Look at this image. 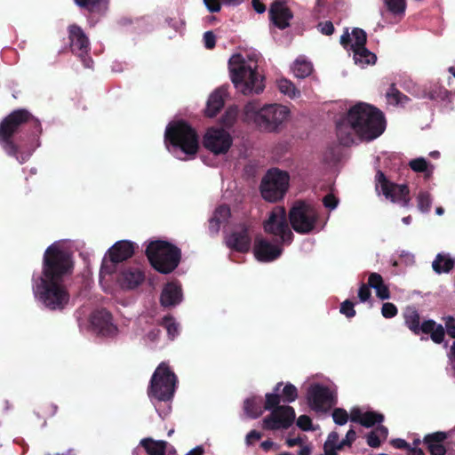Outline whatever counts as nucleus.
<instances>
[{
  "label": "nucleus",
  "mask_w": 455,
  "mask_h": 455,
  "mask_svg": "<svg viewBox=\"0 0 455 455\" xmlns=\"http://www.w3.org/2000/svg\"><path fill=\"white\" fill-rule=\"evenodd\" d=\"M71 251L66 241L51 244L44 251L43 269L32 279V291L37 302L50 310H61L69 302V294L64 285L65 276L73 270Z\"/></svg>",
  "instance_id": "f257e3e1"
},
{
  "label": "nucleus",
  "mask_w": 455,
  "mask_h": 455,
  "mask_svg": "<svg viewBox=\"0 0 455 455\" xmlns=\"http://www.w3.org/2000/svg\"><path fill=\"white\" fill-rule=\"evenodd\" d=\"M385 129L386 120L383 113L364 102H358L350 107L336 123L338 140L347 147L361 141L374 140Z\"/></svg>",
  "instance_id": "f03ea898"
},
{
  "label": "nucleus",
  "mask_w": 455,
  "mask_h": 455,
  "mask_svg": "<svg viewBox=\"0 0 455 455\" xmlns=\"http://www.w3.org/2000/svg\"><path fill=\"white\" fill-rule=\"evenodd\" d=\"M259 56L256 52L233 54L228 60L231 81L243 95L259 94L264 91V77L258 71Z\"/></svg>",
  "instance_id": "7ed1b4c3"
},
{
  "label": "nucleus",
  "mask_w": 455,
  "mask_h": 455,
  "mask_svg": "<svg viewBox=\"0 0 455 455\" xmlns=\"http://www.w3.org/2000/svg\"><path fill=\"white\" fill-rule=\"evenodd\" d=\"M166 149L177 159L188 160L198 150V137L195 130L183 121L170 123L164 132Z\"/></svg>",
  "instance_id": "20e7f679"
},
{
  "label": "nucleus",
  "mask_w": 455,
  "mask_h": 455,
  "mask_svg": "<svg viewBox=\"0 0 455 455\" xmlns=\"http://www.w3.org/2000/svg\"><path fill=\"white\" fill-rule=\"evenodd\" d=\"M30 118L31 116L27 110L19 109L12 112L0 123V146L6 155L14 157L20 164L25 163L32 152H20L12 137L19 126Z\"/></svg>",
  "instance_id": "39448f33"
},
{
  "label": "nucleus",
  "mask_w": 455,
  "mask_h": 455,
  "mask_svg": "<svg viewBox=\"0 0 455 455\" xmlns=\"http://www.w3.org/2000/svg\"><path fill=\"white\" fill-rule=\"evenodd\" d=\"M146 253L152 267L162 274L172 272L181 258V251L177 246L163 240L149 243Z\"/></svg>",
  "instance_id": "423d86ee"
},
{
  "label": "nucleus",
  "mask_w": 455,
  "mask_h": 455,
  "mask_svg": "<svg viewBox=\"0 0 455 455\" xmlns=\"http://www.w3.org/2000/svg\"><path fill=\"white\" fill-rule=\"evenodd\" d=\"M177 378L164 363L159 364L152 375L148 395L158 401H169L173 397Z\"/></svg>",
  "instance_id": "0eeeda50"
},
{
  "label": "nucleus",
  "mask_w": 455,
  "mask_h": 455,
  "mask_svg": "<svg viewBox=\"0 0 455 455\" xmlns=\"http://www.w3.org/2000/svg\"><path fill=\"white\" fill-rule=\"evenodd\" d=\"M289 182L287 172L276 168L267 171L260 184L262 197L271 203L282 199L288 190Z\"/></svg>",
  "instance_id": "6e6552de"
},
{
  "label": "nucleus",
  "mask_w": 455,
  "mask_h": 455,
  "mask_svg": "<svg viewBox=\"0 0 455 455\" xmlns=\"http://www.w3.org/2000/svg\"><path fill=\"white\" fill-rule=\"evenodd\" d=\"M405 325L414 333L430 334L431 339L440 344L443 341L445 331L442 324H437L434 320H426L420 323V316L413 307H407L403 312Z\"/></svg>",
  "instance_id": "1a4fd4ad"
},
{
  "label": "nucleus",
  "mask_w": 455,
  "mask_h": 455,
  "mask_svg": "<svg viewBox=\"0 0 455 455\" xmlns=\"http://www.w3.org/2000/svg\"><path fill=\"white\" fill-rule=\"evenodd\" d=\"M292 228L299 234H308L315 230L318 220L317 211L308 204L296 202L289 212Z\"/></svg>",
  "instance_id": "9d476101"
},
{
  "label": "nucleus",
  "mask_w": 455,
  "mask_h": 455,
  "mask_svg": "<svg viewBox=\"0 0 455 455\" xmlns=\"http://www.w3.org/2000/svg\"><path fill=\"white\" fill-rule=\"evenodd\" d=\"M375 189L379 196H383L386 200L393 204H397L402 207L410 205L408 187L390 181L381 171L377 172Z\"/></svg>",
  "instance_id": "9b49d317"
},
{
  "label": "nucleus",
  "mask_w": 455,
  "mask_h": 455,
  "mask_svg": "<svg viewBox=\"0 0 455 455\" xmlns=\"http://www.w3.org/2000/svg\"><path fill=\"white\" fill-rule=\"evenodd\" d=\"M307 401L312 411L317 413L327 412L337 403V393L332 387L314 383L307 389Z\"/></svg>",
  "instance_id": "f8f14e48"
},
{
  "label": "nucleus",
  "mask_w": 455,
  "mask_h": 455,
  "mask_svg": "<svg viewBox=\"0 0 455 455\" xmlns=\"http://www.w3.org/2000/svg\"><path fill=\"white\" fill-rule=\"evenodd\" d=\"M264 229L266 233L279 237L283 244H290L293 239V233L288 225L283 207L277 206L271 211L264 222Z\"/></svg>",
  "instance_id": "ddd939ff"
},
{
  "label": "nucleus",
  "mask_w": 455,
  "mask_h": 455,
  "mask_svg": "<svg viewBox=\"0 0 455 455\" xmlns=\"http://www.w3.org/2000/svg\"><path fill=\"white\" fill-rule=\"evenodd\" d=\"M290 117V109L281 104H265L259 130L274 132L278 131Z\"/></svg>",
  "instance_id": "4468645a"
},
{
  "label": "nucleus",
  "mask_w": 455,
  "mask_h": 455,
  "mask_svg": "<svg viewBox=\"0 0 455 455\" xmlns=\"http://www.w3.org/2000/svg\"><path fill=\"white\" fill-rule=\"evenodd\" d=\"M203 143L204 148L214 155H223L231 148L233 137L223 128L212 127L206 131Z\"/></svg>",
  "instance_id": "2eb2a0df"
},
{
  "label": "nucleus",
  "mask_w": 455,
  "mask_h": 455,
  "mask_svg": "<svg viewBox=\"0 0 455 455\" xmlns=\"http://www.w3.org/2000/svg\"><path fill=\"white\" fill-rule=\"evenodd\" d=\"M68 38L72 52L80 58L85 68H91L93 61L87 56L91 45L84 31L76 25H71L68 27Z\"/></svg>",
  "instance_id": "dca6fc26"
},
{
  "label": "nucleus",
  "mask_w": 455,
  "mask_h": 455,
  "mask_svg": "<svg viewBox=\"0 0 455 455\" xmlns=\"http://www.w3.org/2000/svg\"><path fill=\"white\" fill-rule=\"evenodd\" d=\"M295 411L289 405L278 406L263 419V427L268 430L287 429L294 422Z\"/></svg>",
  "instance_id": "f3484780"
},
{
  "label": "nucleus",
  "mask_w": 455,
  "mask_h": 455,
  "mask_svg": "<svg viewBox=\"0 0 455 455\" xmlns=\"http://www.w3.org/2000/svg\"><path fill=\"white\" fill-rule=\"evenodd\" d=\"M283 249L279 243H272L265 238L257 237L254 242L253 253L257 260L270 262L281 256Z\"/></svg>",
  "instance_id": "a211bd4d"
},
{
  "label": "nucleus",
  "mask_w": 455,
  "mask_h": 455,
  "mask_svg": "<svg viewBox=\"0 0 455 455\" xmlns=\"http://www.w3.org/2000/svg\"><path fill=\"white\" fill-rule=\"evenodd\" d=\"M91 324L94 331L105 337H114L118 332L117 327L112 323L111 315L106 310L92 313Z\"/></svg>",
  "instance_id": "6ab92c4d"
},
{
  "label": "nucleus",
  "mask_w": 455,
  "mask_h": 455,
  "mask_svg": "<svg viewBox=\"0 0 455 455\" xmlns=\"http://www.w3.org/2000/svg\"><path fill=\"white\" fill-rule=\"evenodd\" d=\"M269 16L274 25L280 29L288 28L293 17L291 12L283 0H276L271 4Z\"/></svg>",
  "instance_id": "aec40b11"
},
{
  "label": "nucleus",
  "mask_w": 455,
  "mask_h": 455,
  "mask_svg": "<svg viewBox=\"0 0 455 455\" xmlns=\"http://www.w3.org/2000/svg\"><path fill=\"white\" fill-rule=\"evenodd\" d=\"M145 280L143 271L139 267H127L120 272L117 283L122 290H133Z\"/></svg>",
  "instance_id": "412c9836"
},
{
  "label": "nucleus",
  "mask_w": 455,
  "mask_h": 455,
  "mask_svg": "<svg viewBox=\"0 0 455 455\" xmlns=\"http://www.w3.org/2000/svg\"><path fill=\"white\" fill-rule=\"evenodd\" d=\"M183 299L181 286L177 282L166 283L160 295V303L164 307L179 305Z\"/></svg>",
  "instance_id": "4be33fe9"
},
{
  "label": "nucleus",
  "mask_w": 455,
  "mask_h": 455,
  "mask_svg": "<svg viewBox=\"0 0 455 455\" xmlns=\"http://www.w3.org/2000/svg\"><path fill=\"white\" fill-rule=\"evenodd\" d=\"M226 244L230 249L244 252L249 251L251 237L244 227H240L226 237Z\"/></svg>",
  "instance_id": "5701e85b"
},
{
  "label": "nucleus",
  "mask_w": 455,
  "mask_h": 455,
  "mask_svg": "<svg viewBox=\"0 0 455 455\" xmlns=\"http://www.w3.org/2000/svg\"><path fill=\"white\" fill-rule=\"evenodd\" d=\"M263 108L264 105H261L259 100H249L243 108L241 114L242 121L245 124H254L259 129L263 116Z\"/></svg>",
  "instance_id": "b1692460"
},
{
  "label": "nucleus",
  "mask_w": 455,
  "mask_h": 455,
  "mask_svg": "<svg viewBox=\"0 0 455 455\" xmlns=\"http://www.w3.org/2000/svg\"><path fill=\"white\" fill-rule=\"evenodd\" d=\"M135 243L129 240L117 241L109 250L111 263H118L131 258L134 253Z\"/></svg>",
  "instance_id": "393cba45"
},
{
  "label": "nucleus",
  "mask_w": 455,
  "mask_h": 455,
  "mask_svg": "<svg viewBox=\"0 0 455 455\" xmlns=\"http://www.w3.org/2000/svg\"><path fill=\"white\" fill-rule=\"evenodd\" d=\"M340 44L347 52H350L365 45L366 33L357 28H353L351 32L347 29L340 36Z\"/></svg>",
  "instance_id": "a878e982"
},
{
  "label": "nucleus",
  "mask_w": 455,
  "mask_h": 455,
  "mask_svg": "<svg viewBox=\"0 0 455 455\" xmlns=\"http://www.w3.org/2000/svg\"><path fill=\"white\" fill-rule=\"evenodd\" d=\"M350 420L360 423L365 427H371L376 423H381L384 420V416L376 411H363L360 408L355 407L350 411Z\"/></svg>",
  "instance_id": "bb28decb"
},
{
  "label": "nucleus",
  "mask_w": 455,
  "mask_h": 455,
  "mask_svg": "<svg viewBox=\"0 0 455 455\" xmlns=\"http://www.w3.org/2000/svg\"><path fill=\"white\" fill-rule=\"evenodd\" d=\"M449 433L438 431L425 435L423 442L431 455H445L446 448L443 443L448 438Z\"/></svg>",
  "instance_id": "cd10ccee"
},
{
  "label": "nucleus",
  "mask_w": 455,
  "mask_h": 455,
  "mask_svg": "<svg viewBox=\"0 0 455 455\" xmlns=\"http://www.w3.org/2000/svg\"><path fill=\"white\" fill-rule=\"evenodd\" d=\"M227 91L224 88L215 90L207 100L205 114L209 117H213L224 106V98Z\"/></svg>",
  "instance_id": "c85d7f7f"
},
{
  "label": "nucleus",
  "mask_w": 455,
  "mask_h": 455,
  "mask_svg": "<svg viewBox=\"0 0 455 455\" xmlns=\"http://www.w3.org/2000/svg\"><path fill=\"white\" fill-rule=\"evenodd\" d=\"M352 55L354 62L361 68H364L369 65H373L376 62V55L369 51L365 45L348 52Z\"/></svg>",
  "instance_id": "c756f323"
},
{
  "label": "nucleus",
  "mask_w": 455,
  "mask_h": 455,
  "mask_svg": "<svg viewBox=\"0 0 455 455\" xmlns=\"http://www.w3.org/2000/svg\"><path fill=\"white\" fill-rule=\"evenodd\" d=\"M230 209L226 205L219 206L213 212V216L210 220L209 229L212 233L217 234L220 228V225L227 223L230 218Z\"/></svg>",
  "instance_id": "7c9ffc66"
},
{
  "label": "nucleus",
  "mask_w": 455,
  "mask_h": 455,
  "mask_svg": "<svg viewBox=\"0 0 455 455\" xmlns=\"http://www.w3.org/2000/svg\"><path fill=\"white\" fill-rule=\"evenodd\" d=\"M140 445L146 451L148 455H165L167 442L156 441L147 437L140 440Z\"/></svg>",
  "instance_id": "2f4dec72"
},
{
  "label": "nucleus",
  "mask_w": 455,
  "mask_h": 455,
  "mask_svg": "<svg viewBox=\"0 0 455 455\" xmlns=\"http://www.w3.org/2000/svg\"><path fill=\"white\" fill-rule=\"evenodd\" d=\"M368 284L375 290L376 295L380 299H387L390 292L387 286L384 283L382 276L378 273H371L369 275Z\"/></svg>",
  "instance_id": "473e14b6"
},
{
  "label": "nucleus",
  "mask_w": 455,
  "mask_h": 455,
  "mask_svg": "<svg viewBox=\"0 0 455 455\" xmlns=\"http://www.w3.org/2000/svg\"><path fill=\"white\" fill-rule=\"evenodd\" d=\"M344 447V443L339 441V434L331 432L323 443V453L320 455H338V451Z\"/></svg>",
  "instance_id": "72a5a7b5"
},
{
  "label": "nucleus",
  "mask_w": 455,
  "mask_h": 455,
  "mask_svg": "<svg viewBox=\"0 0 455 455\" xmlns=\"http://www.w3.org/2000/svg\"><path fill=\"white\" fill-rule=\"evenodd\" d=\"M292 73L298 78H305L313 71L312 63L304 57H299L295 60L291 67Z\"/></svg>",
  "instance_id": "f704fd0d"
},
{
  "label": "nucleus",
  "mask_w": 455,
  "mask_h": 455,
  "mask_svg": "<svg viewBox=\"0 0 455 455\" xmlns=\"http://www.w3.org/2000/svg\"><path fill=\"white\" fill-rule=\"evenodd\" d=\"M261 397L251 396L244 401L243 411L247 417L256 419L262 413Z\"/></svg>",
  "instance_id": "c9c22d12"
},
{
  "label": "nucleus",
  "mask_w": 455,
  "mask_h": 455,
  "mask_svg": "<svg viewBox=\"0 0 455 455\" xmlns=\"http://www.w3.org/2000/svg\"><path fill=\"white\" fill-rule=\"evenodd\" d=\"M454 259L446 254H437L436 258L432 263L433 269L438 273H448L454 266Z\"/></svg>",
  "instance_id": "e433bc0d"
},
{
  "label": "nucleus",
  "mask_w": 455,
  "mask_h": 455,
  "mask_svg": "<svg viewBox=\"0 0 455 455\" xmlns=\"http://www.w3.org/2000/svg\"><path fill=\"white\" fill-rule=\"evenodd\" d=\"M410 168L415 172H424L426 178H429L434 172V165L424 157H417L409 162Z\"/></svg>",
  "instance_id": "4c0bfd02"
},
{
  "label": "nucleus",
  "mask_w": 455,
  "mask_h": 455,
  "mask_svg": "<svg viewBox=\"0 0 455 455\" xmlns=\"http://www.w3.org/2000/svg\"><path fill=\"white\" fill-rule=\"evenodd\" d=\"M75 3L92 12H105L108 9V0H75Z\"/></svg>",
  "instance_id": "58836bf2"
},
{
  "label": "nucleus",
  "mask_w": 455,
  "mask_h": 455,
  "mask_svg": "<svg viewBox=\"0 0 455 455\" xmlns=\"http://www.w3.org/2000/svg\"><path fill=\"white\" fill-rule=\"evenodd\" d=\"M277 87L281 93L288 96L291 99L299 97L300 92L295 87L293 83L286 78H280L277 80Z\"/></svg>",
  "instance_id": "ea45409f"
},
{
  "label": "nucleus",
  "mask_w": 455,
  "mask_h": 455,
  "mask_svg": "<svg viewBox=\"0 0 455 455\" xmlns=\"http://www.w3.org/2000/svg\"><path fill=\"white\" fill-rule=\"evenodd\" d=\"M282 386V382L277 383L274 388V392L266 395L265 410L272 411L274 409L278 407L282 398L277 393Z\"/></svg>",
  "instance_id": "a19ab883"
},
{
  "label": "nucleus",
  "mask_w": 455,
  "mask_h": 455,
  "mask_svg": "<svg viewBox=\"0 0 455 455\" xmlns=\"http://www.w3.org/2000/svg\"><path fill=\"white\" fill-rule=\"evenodd\" d=\"M238 108L235 105L230 106L225 111V114L221 117V123L226 127H231L235 123L238 117Z\"/></svg>",
  "instance_id": "79ce46f5"
},
{
  "label": "nucleus",
  "mask_w": 455,
  "mask_h": 455,
  "mask_svg": "<svg viewBox=\"0 0 455 455\" xmlns=\"http://www.w3.org/2000/svg\"><path fill=\"white\" fill-rule=\"evenodd\" d=\"M418 208L423 213L428 212L431 209L432 197L429 192L420 191L417 196Z\"/></svg>",
  "instance_id": "37998d69"
},
{
  "label": "nucleus",
  "mask_w": 455,
  "mask_h": 455,
  "mask_svg": "<svg viewBox=\"0 0 455 455\" xmlns=\"http://www.w3.org/2000/svg\"><path fill=\"white\" fill-rule=\"evenodd\" d=\"M281 398L283 403H291L298 398V389L291 383H286L282 390Z\"/></svg>",
  "instance_id": "c03bdc74"
},
{
  "label": "nucleus",
  "mask_w": 455,
  "mask_h": 455,
  "mask_svg": "<svg viewBox=\"0 0 455 455\" xmlns=\"http://www.w3.org/2000/svg\"><path fill=\"white\" fill-rule=\"evenodd\" d=\"M388 11L395 15L403 14L406 8L405 0H384Z\"/></svg>",
  "instance_id": "a18cd8bd"
},
{
  "label": "nucleus",
  "mask_w": 455,
  "mask_h": 455,
  "mask_svg": "<svg viewBox=\"0 0 455 455\" xmlns=\"http://www.w3.org/2000/svg\"><path fill=\"white\" fill-rule=\"evenodd\" d=\"M163 325L171 339H174L179 335V324L172 316H165L163 319Z\"/></svg>",
  "instance_id": "49530a36"
},
{
  "label": "nucleus",
  "mask_w": 455,
  "mask_h": 455,
  "mask_svg": "<svg viewBox=\"0 0 455 455\" xmlns=\"http://www.w3.org/2000/svg\"><path fill=\"white\" fill-rule=\"evenodd\" d=\"M387 98L389 103L394 105H403L408 100L406 96L402 94L395 88H391L389 90V92L387 93Z\"/></svg>",
  "instance_id": "de8ad7c7"
},
{
  "label": "nucleus",
  "mask_w": 455,
  "mask_h": 455,
  "mask_svg": "<svg viewBox=\"0 0 455 455\" xmlns=\"http://www.w3.org/2000/svg\"><path fill=\"white\" fill-rule=\"evenodd\" d=\"M331 416L334 423L339 426H344L345 424H347L349 419L347 411L341 408L334 409Z\"/></svg>",
  "instance_id": "09e8293b"
},
{
  "label": "nucleus",
  "mask_w": 455,
  "mask_h": 455,
  "mask_svg": "<svg viewBox=\"0 0 455 455\" xmlns=\"http://www.w3.org/2000/svg\"><path fill=\"white\" fill-rule=\"evenodd\" d=\"M298 427L303 431L314 430L311 419L307 415H300L296 422Z\"/></svg>",
  "instance_id": "8fccbe9b"
},
{
  "label": "nucleus",
  "mask_w": 455,
  "mask_h": 455,
  "mask_svg": "<svg viewBox=\"0 0 455 455\" xmlns=\"http://www.w3.org/2000/svg\"><path fill=\"white\" fill-rule=\"evenodd\" d=\"M397 307L390 302L382 305L381 314L385 318H392L397 315Z\"/></svg>",
  "instance_id": "3c124183"
},
{
  "label": "nucleus",
  "mask_w": 455,
  "mask_h": 455,
  "mask_svg": "<svg viewBox=\"0 0 455 455\" xmlns=\"http://www.w3.org/2000/svg\"><path fill=\"white\" fill-rule=\"evenodd\" d=\"M340 313L348 318L355 316V311L354 309V303L349 300H345L340 306Z\"/></svg>",
  "instance_id": "603ef678"
},
{
  "label": "nucleus",
  "mask_w": 455,
  "mask_h": 455,
  "mask_svg": "<svg viewBox=\"0 0 455 455\" xmlns=\"http://www.w3.org/2000/svg\"><path fill=\"white\" fill-rule=\"evenodd\" d=\"M369 284L362 283L358 289V298L360 302H366L371 298V291Z\"/></svg>",
  "instance_id": "864d4df0"
},
{
  "label": "nucleus",
  "mask_w": 455,
  "mask_h": 455,
  "mask_svg": "<svg viewBox=\"0 0 455 455\" xmlns=\"http://www.w3.org/2000/svg\"><path fill=\"white\" fill-rule=\"evenodd\" d=\"M323 203L327 209L334 210L339 204V200L334 195L328 194L323 197Z\"/></svg>",
  "instance_id": "5fc2aeb1"
},
{
  "label": "nucleus",
  "mask_w": 455,
  "mask_h": 455,
  "mask_svg": "<svg viewBox=\"0 0 455 455\" xmlns=\"http://www.w3.org/2000/svg\"><path fill=\"white\" fill-rule=\"evenodd\" d=\"M318 29L322 34L331 36L334 32V26L331 21L320 22L318 24Z\"/></svg>",
  "instance_id": "6e6d98bb"
},
{
  "label": "nucleus",
  "mask_w": 455,
  "mask_h": 455,
  "mask_svg": "<svg viewBox=\"0 0 455 455\" xmlns=\"http://www.w3.org/2000/svg\"><path fill=\"white\" fill-rule=\"evenodd\" d=\"M204 43L207 49H212L215 46L216 36L212 31H207L204 34Z\"/></svg>",
  "instance_id": "4d7b16f0"
},
{
  "label": "nucleus",
  "mask_w": 455,
  "mask_h": 455,
  "mask_svg": "<svg viewBox=\"0 0 455 455\" xmlns=\"http://www.w3.org/2000/svg\"><path fill=\"white\" fill-rule=\"evenodd\" d=\"M367 444L372 448H377L380 445V437L378 435L377 432L371 431L367 435Z\"/></svg>",
  "instance_id": "13d9d810"
},
{
  "label": "nucleus",
  "mask_w": 455,
  "mask_h": 455,
  "mask_svg": "<svg viewBox=\"0 0 455 455\" xmlns=\"http://www.w3.org/2000/svg\"><path fill=\"white\" fill-rule=\"evenodd\" d=\"M204 4L211 12H218L220 11L221 5L219 0H204Z\"/></svg>",
  "instance_id": "bf43d9fd"
},
{
  "label": "nucleus",
  "mask_w": 455,
  "mask_h": 455,
  "mask_svg": "<svg viewBox=\"0 0 455 455\" xmlns=\"http://www.w3.org/2000/svg\"><path fill=\"white\" fill-rule=\"evenodd\" d=\"M261 438V434L256 430L250 431L245 437V443L246 444L251 445L254 441H258Z\"/></svg>",
  "instance_id": "052dcab7"
},
{
  "label": "nucleus",
  "mask_w": 455,
  "mask_h": 455,
  "mask_svg": "<svg viewBox=\"0 0 455 455\" xmlns=\"http://www.w3.org/2000/svg\"><path fill=\"white\" fill-rule=\"evenodd\" d=\"M453 322L454 318L452 316H448L445 322V328L448 335L455 339V325L452 324Z\"/></svg>",
  "instance_id": "680f3d73"
},
{
  "label": "nucleus",
  "mask_w": 455,
  "mask_h": 455,
  "mask_svg": "<svg viewBox=\"0 0 455 455\" xmlns=\"http://www.w3.org/2000/svg\"><path fill=\"white\" fill-rule=\"evenodd\" d=\"M355 438L356 433L355 432V430L349 429L346 434L345 439L342 440V442L344 443V446H350L352 443L355 440Z\"/></svg>",
  "instance_id": "e2e57ef3"
},
{
  "label": "nucleus",
  "mask_w": 455,
  "mask_h": 455,
  "mask_svg": "<svg viewBox=\"0 0 455 455\" xmlns=\"http://www.w3.org/2000/svg\"><path fill=\"white\" fill-rule=\"evenodd\" d=\"M447 94V90L444 88H439L438 91L433 92H428V98L431 100H437V99H443Z\"/></svg>",
  "instance_id": "0e129e2a"
},
{
  "label": "nucleus",
  "mask_w": 455,
  "mask_h": 455,
  "mask_svg": "<svg viewBox=\"0 0 455 455\" xmlns=\"http://www.w3.org/2000/svg\"><path fill=\"white\" fill-rule=\"evenodd\" d=\"M111 272V267H109L106 260L103 261L100 273V282H103L106 279V275H109Z\"/></svg>",
  "instance_id": "69168bd1"
},
{
  "label": "nucleus",
  "mask_w": 455,
  "mask_h": 455,
  "mask_svg": "<svg viewBox=\"0 0 455 455\" xmlns=\"http://www.w3.org/2000/svg\"><path fill=\"white\" fill-rule=\"evenodd\" d=\"M159 335H160V331L158 329H152L146 335V339L148 342H156L158 339Z\"/></svg>",
  "instance_id": "338daca9"
},
{
  "label": "nucleus",
  "mask_w": 455,
  "mask_h": 455,
  "mask_svg": "<svg viewBox=\"0 0 455 455\" xmlns=\"http://www.w3.org/2000/svg\"><path fill=\"white\" fill-rule=\"evenodd\" d=\"M312 445L303 443L302 445H300V449L298 451V455H312Z\"/></svg>",
  "instance_id": "774afa93"
}]
</instances>
